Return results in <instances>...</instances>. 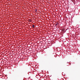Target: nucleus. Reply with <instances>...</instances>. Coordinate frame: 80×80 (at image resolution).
<instances>
[{"label":"nucleus","instance_id":"0eeeda50","mask_svg":"<svg viewBox=\"0 0 80 80\" xmlns=\"http://www.w3.org/2000/svg\"><path fill=\"white\" fill-rule=\"evenodd\" d=\"M19 21H20L19 20H18V22H19Z\"/></svg>","mask_w":80,"mask_h":80},{"label":"nucleus","instance_id":"20e7f679","mask_svg":"<svg viewBox=\"0 0 80 80\" xmlns=\"http://www.w3.org/2000/svg\"><path fill=\"white\" fill-rule=\"evenodd\" d=\"M28 21L29 22H31V21L29 20V21Z\"/></svg>","mask_w":80,"mask_h":80},{"label":"nucleus","instance_id":"7ed1b4c3","mask_svg":"<svg viewBox=\"0 0 80 80\" xmlns=\"http://www.w3.org/2000/svg\"><path fill=\"white\" fill-rule=\"evenodd\" d=\"M35 12H37V9H35Z\"/></svg>","mask_w":80,"mask_h":80},{"label":"nucleus","instance_id":"423d86ee","mask_svg":"<svg viewBox=\"0 0 80 80\" xmlns=\"http://www.w3.org/2000/svg\"><path fill=\"white\" fill-rule=\"evenodd\" d=\"M38 22H39V21H40V20H38Z\"/></svg>","mask_w":80,"mask_h":80},{"label":"nucleus","instance_id":"f257e3e1","mask_svg":"<svg viewBox=\"0 0 80 80\" xmlns=\"http://www.w3.org/2000/svg\"><path fill=\"white\" fill-rule=\"evenodd\" d=\"M58 25V22H57V23L56 24H55V26H57V25Z\"/></svg>","mask_w":80,"mask_h":80},{"label":"nucleus","instance_id":"f03ea898","mask_svg":"<svg viewBox=\"0 0 80 80\" xmlns=\"http://www.w3.org/2000/svg\"><path fill=\"white\" fill-rule=\"evenodd\" d=\"M32 27L33 28H35V25H32Z\"/></svg>","mask_w":80,"mask_h":80},{"label":"nucleus","instance_id":"39448f33","mask_svg":"<svg viewBox=\"0 0 80 80\" xmlns=\"http://www.w3.org/2000/svg\"><path fill=\"white\" fill-rule=\"evenodd\" d=\"M13 21H14L15 22H16V21H15V20H14Z\"/></svg>","mask_w":80,"mask_h":80}]
</instances>
